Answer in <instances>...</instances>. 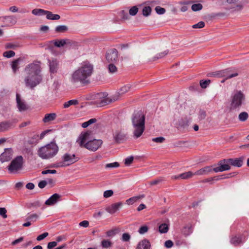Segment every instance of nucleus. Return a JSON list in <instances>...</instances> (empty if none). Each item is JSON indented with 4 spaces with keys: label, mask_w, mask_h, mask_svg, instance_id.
Instances as JSON below:
<instances>
[{
    "label": "nucleus",
    "mask_w": 249,
    "mask_h": 249,
    "mask_svg": "<svg viewBox=\"0 0 249 249\" xmlns=\"http://www.w3.org/2000/svg\"><path fill=\"white\" fill-rule=\"evenodd\" d=\"M26 76L24 82L26 86L33 89L42 81L40 67L39 64L33 63L27 65L25 69Z\"/></svg>",
    "instance_id": "obj_1"
},
{
    "label": "nucleus",
    "mask_w": 249,
    "mask_h": 249,
    "mask_svg": "<svg viewBox=\"0 0 249 249\" xmlns=\"http://www.w3.org/2000/svg\"><path fill=\"white\" fill-rule=\"evenodd\" d=\"M132 86L127 84L122 87L119 91L111 97H108L106 92H101L95 94L94 104L96 107H101L108 105L112 101L119 99V97L130 90Z\"/></svg>",
    "instance_id": "obj_2"
},
{
    "label": "nucleus",
    "mask_w": 249,
    "mask_h": 249,
    "mask_svg": "<svg viewBox=\"0 0 249 249\" xmlns=\"http://www.w3.org/2000/svg\"><path fill=\"white\" fill-rule=\"evenodd\" d=\"M133 133L135 139L139 138L145 129V115L141 110H135L132 116Z\"/></svg>",
    "instance_id": "obj_3"
},
{
    "label": "nucleus",
    "mask_w": 249,
    "mask_h": 249,
    "mask_svg": "<svg viewBox=\"0 0 249 249\" xmlns=\"http://www.w3.org/2000/svg\"><path fill=\"white\" fill-rule=\"evenodd\" d=\"M76 142L81 147H84L92 151H96L102 144L101 140H91L90 132L82 133L76 141Z\"/></svg>",
    "instance_id": "obj_4"
},
{
    "label": "nucleus",
    "mask_w": 249,
    "mask_h": 249,
    "mask_svg": "<svg viewBox=\"0 0 249 249\" xmlns=\"http://www.w3.org/2000/svg\"><path fill=\"white\" fill-rule=\"evenodd\" d=\"M92 70L93 67L91 64L85 63L72 74L71 81L72 83L86 82L87 79L91 75Z\"/></svg>",
    "instance_id": "obj_5"
},
{
    "label": "nucleus",
    "mask_w": 249,
    "mask_h": 249,
    "mask_svg": "<svg viewBox=\"0 0 249 249\" xmlns=\"http://www.w3.org/2000/svg\"><path fill=\"white\" fill-rule=\"evenodd\" d=\"M59 148L53 142L40 147L37 151V155L43 160H49L54 157L58 153Z\"/></svg>",
    "instance_id": "obj_6"
},
{
    "label": "nucleus",
    "mask_w": 249,
    "mask_h": 249,
    "mask_svg": "<svg viewBox=\"0 0 249 249\" xmlns=\"http://www.w3.org/2000/svg\"><path fill=\"white\" fill-rule=\"evenodd\" d=\"M23 163L22 156H18L11 161L8 169L10 173H16L22 169Z\"/></svg>",
    "instance_id": "obj_7"
},
{
    "label": "nucleus",
    "mask_w": 249,
    "mask_h": 249,
    "mask_svg": "<svg viewBox=\"0 0 249 249\" xmlns=\"http://www.w3.org/2000/svg\"><path fill=\"white\" fill-rule=\"evenodd\" d=\"M62 158L63 161L55 164L53 166L54 167L58 168L68 166L75 163L78 160V158L76 157L74 154L69 153L65 154Z\"/></svg>",
    "instance_id": "obj_8"
},
{
    "label": "nucleus",
    "mask_w": 249,
    "mask_h": 249,
    "mask_svg": "<svg viewBox=\"0 0 249 249\" xmlns=\"http://www.w3.org/2000/svg\"><path fill=\"white\" fill-rule=\"evenodd\" d=\"M245 96L241 91L234 92L231 96V106L233 108H239L245 101Z\"/></svg>",
    "instance_id": "obj_9"
},
{
    "label": "nucleus",
    "mask_w": 249,
    "mask_h": 249,
    "mask_svg": "<svg viewBox=\"0 0 249 249\" xmlns=\"http://www.w3.org/2000/svg\"><path fill=\"white\" fill-rule=\"evenodd\" d=\"M95 98V96L93 97V98ZM94 101V100H93V101H91L90 102H89V103H87L86 104H82L79 105V102L77 100H76V99L71 100L68 102H65L63 104V107L68 108V107H70L71 106H76V105H78V106L76 107H77V108L88 107V106L90 104L94 105V106L93 107H96V105L95 104H94V103H93Z\"/></svg>",
    "instance_id": "obj_10"
},
{
    "label": "nucleus",
    "mask_w": 249,
    "mask_h": 249,
    "mask_svg": "<svg viewBox=\"0 0 249 249\" xmlns=\"http://www.w3.org/2000/svg\"><path fill=\"white\" fill-rule=\"evenodd\" d=\"M217 165V167L213 168V171L216 173L229 170L231 168L230 164L228 161V160L220 161Z\"/></svg>",
    "instance_id": "obj_11"
},
{
    "label": "nucleus",
    "mask_w": 249,
    "mask_h": 249,
    "mask_svg": "<svg viewBox=\"0 0 249 249\" xmlns=\"http://www.w3.org/2000/svg\"><path fill=\"white\" fill-rule=\"evenodd\" d=\"M13 155L12 148H6L4 151L0 155V160L2 162L10 160Z\"/></svg>",
    "instance_id": "obj_12"
},
{
    "label": "nucleus",
    "mask_w": 249,
    "mask_h": 249,
    "mask_svg": "<svg viewBox=\"0 0 249 249\" xmlns=\"http://www.w3.org/2000/svg\"><path fill=\"white\" fill-rule=\"evenodd\" d=\"M123 205L122 202L113 203L106 208V211L111 214L116 213Z\"/></svg>",
    "instance_id": "obj_13"
},
{
    "label": "nucleus",
    "mask_w": 249,
    "mask_h": 249,
    "mask_svg": "<svg viewBox=\"0 0 249 249\" xmlns=\"http://www.w3.org/2000/svg\"><path fill=\"white\" fill-rule=\"evenodd\" d=\"M106 59L108 62H115L118 59V52L115 49L108 50L106 54Z\"/></svg>",
    "instance_id": "obj_14"
},
{
    "label": "nucleus",
    "mask_w": 249,
    "mask_h": 249,
    "mask_svg": "<svg viewBox=\"0 0 249 249\" xmlns=\"http://www.w3.org/2000/svg\"><path fill=\"white\" fill-rule=\"evenodd\" d=\"M213 171L212 166H205L194 173V175L197 176L207 175Z\"/></svg>",
    "instance_id": "obj_15"
},
{
    "label": "nucleus",
    "mask_w": 249,
    "mask_h": 249,
    "mask_svg": "<svg viewBox=\"0 0 249 249\" xmlns=\"http://www.w3.org/2000/svg\"><path fill=\"white\" fill-rule=\"evenodd\" d=\"M60 197L59 194H54L48 199L45 203L46 205L48 206L53 205L59 200Z\"/></svg>",
    "instance_id": "obj_16"
},
{
    "label": "nucleus",
    "mask_w": 249,
    "mask_h": 249,
    "mask_svg": "<svg viewBox=\"0 0 249 249\" xmlns=\"http://www.w3.org/2000/svg\"><path fill=\"white\" fill-rule=\"evenodd\" d=\"M194 175L192 172L189 171L187 172H185L182 174H181L178 176H174L172 177L173 179H186L192 178Z\"/></svg>",
    "instance_id": "obj_17"
},
{
    "label": "nucleus",
    "mask_w": 249,
    "mask_h": 249,
    "mask_svg": "<svg viewBox=\"0 0 249 249\" xmlns=\"http://www.w3.org/2000/svg\"><path fill=\"white\" fill-rule=\"evenodd\" d=\"M150 247L149 241L147 239H143L139 243L137 249H150Z\"/></svg>",
    "instance_id": "obj_18"
},
{
    "label": "nucleus",
    "mask_w": 249,
    "mask_h": 249,
    "mask_svg": "<svg viewBox=\"0 0 249 249\" xmlns=\"http://www.w3.org/2000/svg\"><path fill=\"white\" fill-rule=\"evenodd\" d=\"M228 71L224 70L220 71V73L217 74H213V76H223L225 77L226 79L232 78L233 77L236 76L238 75L237 73H234L232 74H228Z\"/></svg>",
    "instance_id": "obj_19"
},
{
    "label": "nucleus",
    "mask_w": 249,
    "mask_h": 249,
    "mask_svg": "<svg viewBox=\"0 0 249 249\" xmlns=\"http://www.w3.org/2000/svg\"><path fill=\"white\" fill-rule=\"evenodd\" d=\"M243 159L242 158L235 159H229L228 160V161L233 166L241 167L243 163Z\"/></svg>",
    "instance_id": "obj_20"
},
{
    "label": "nucleus",
    "mask_w": 249,
    "mask_h": 249,
    "mask_svg": "<svg viewBox=\"0 0 249 249\" xmlns=\"http://www.w3.org/2000/svg\"><path fill=\"white\" fill-rule=\"evenodd\" d=\"M58 69V62L56 60L53 59L50 62V71L51 73L57 72Z\"/></svg>",
    "instance_id": "obj_21"
},
{
    "label": "nucleus",
    "mask_w": 249,
    "mask_h": 249,
    "mask_svg": "<svg viewBox=\"0 0 249 249\" xmlns=\"http://www.w3.org/2000/svg\"><path fill=\"white\" fill-rule=\"evenodd\" d=\"M144 195H142L131 197L126 200V203L128 205H132L139 199L144 198Z\"/></svg>",
    "instance_id": "obj_22"
},
{
    "label": "nucleus",
    "mask_w": 249,
    "mask_h": 249,
    "mask_svg": "<svg viewBox=\"0 0 249 249\" xmlns=\"http://www.w3.org/2000/svg\"><path fill=\"white\" fill-rule=\"evenodd\" d=\"M45 15L46 16L47 19L50 20H58L60 18V17L59 15L53 14L51 12L49 11L45 10Z\"/></svg>",
    "instance_id": "obj_23"
},
{
    "label": "nucleus",
    "mask_w": 249,
    "mask_h": 249,
    "mask_svg": "<svg viewBox=\"0 0 249 249\" xmlns=\"http://www.w3.org/2000/svg\"><path fill=\"white\" fill-rule=\"evenodd\" d=\"M3 21L9 25H14L17 22V19L15 16H7L4 18Z\"/></svg>",
    "instance_id": "obj_24"
},
{
    "label": "nucleus",
    "mask_w": 249,
    "mask_h": 249,
    "mask_svg": "<svg viewBox=\"0 0 249 249\" xmlns=\"http://www.w3.org/2000/svg\"><path fill=\"white\" fill-rule=\"evenodd\" d=\"M206 116V112L204 110H197L195 117L197 120L200 121L204 119Z\"/></svg>",
    "instance_id": "obj_25"
},
{
    "label": "nucleus",
    "mask_w": 249,
    "mask_h": 249,
    "mask_svg": "<svg viewBox=\"0 0 249 249\" xmlns=\"http://www.w3.org/2000/svg\"><path fill=\"white\" fill-rule=\"evenodd\" d=\"M16 100L18 108L21 109H25L26 105L24 104V103L21 100L19 95L18 94H17L16 95Z\"/></svg>",
    "instance_id": "obj_26"
},
{
    "label": "nucleus",
    "mask_w": 249,
    "mask_h": 249,
    "mask_svg": "<svg viewBox=\"0 0 249 249\" xmlns=\"http://www.w3.org/2000/svg\"><path fill=\"white\" fill-rule=\"evenodd\" d=\"M55 117L56 114L54 113L47 114L45 115L43 119V121L45 123H48L53 120L55 118Z\"/></svg>",
    "instance_id": "obj_27"
},
{
    "label": "nucleus",
    "mask_w": 249,
    "mask_h": 249,
    "mask_svg": "<svg viewBox=\"0 0 249 249\" xmlns=\"http://www.w3.org/2000/svg\"><path fill=\"white\" fill-rule=\"evenodd\" d=\"M120 231V230L119 228H114L107 231L106 232V234L107 237H111L114 236Z\"/></svg>",
    "instance_id": "obj_28"
},
{
    "label": "nucleus",
    "mask_w": 249,
    "mask_h": 249,
    "mask_svg": "<svg viewBox=\"0 0 249 249\" xmlns=\"http://www.w3.org/2000/svg\"><path fill=\"white\" fill-rule=\"evenodd\" d=\"M20 58H18L13 61L12 64V68L14 72H16L17 71L18 69L19 65L20 64Z\"/></svg>",
    "instance_id": "obj_29"
},
{
    "label": "nucleus",
    "mask_w": 249,
    "mask_h": 249,
    "mask_svg": "<svg viewBox=\"0 0 249 249\" xmlns=\"http://www.w3.org/2000/svg\"><path fill=\"white\" fill-rule=\"evenodd\" d=\"M10 127V124L8 122H1L0 123V132L7 131Z\"/></svg>",
    "instance_id": "obj_30"
},
{
    "label": "nucleus",
    "mask_w": 249,
    "mask_h": 249,
    "mask_svg": "<svg viewBox=\"0 0 249 249\" xmlns=\"http://www.w3.org/2000/svg\"><path fill=\"white\" fill-rule=\"evenodd\" d=\"M68 30V27L64 25H58L55 28V31L56 33H64L67 31Z\"/></svg>",
    "instance_id": "obj_31"
},
{
    "label": "nucleus",
    "mask_w": 249,
    "mask_h": 249,
    "mask_svg": "<svg viewBox=\"0 0 249 249\" xmlns=\"http://www.w3.org/2000/svg\"><path fill=\"white\" fill-rule=\"evenodd\" d=\"M159 231L161 233H164L168 232L169 230V227L166 223H163L159 226Z\"/></svg>",
    "instance_id": "obj_32"
},
{
    "label": "nucleus",
    "mask_w": 249,
    "mask_h": 249,
    "mask_svg": "<svg viewBox=\"0 0 249 249\" xmlns=\"http://www.w3.org/2000/svg\"><path fill=\"white\" fill-rule=\"evenodd\" d=\"M45 10L41 9H34L32 11V13L36 16L45 15Z\"/></svg>",
    "instance_id": "obj_33"
},
{
    "label": "nucleus",
    "mask_w": 249,
    "mask_h": 249,
    "mask_svg": "<svg viewBox=\"0 0 249 249\" xmlns=\"http://www.w3.org/2000/svg\"><path fill=\"white\" fill-rule=\"evenodd\" d=\"M124 137V136L121 134V133L119 131H116L114 134V138L117 142H119L120 141L123 140Z\"/></svg>",
    "instance_id": "obj_34"
},
{
    "label": "nucleus",
    "mask_w": 249,
    "mask_h": 249,
    "mask_svg": "<svg viewBox=\"0 0 249 249\" xmlns=\"http://www.w3.org/2000/svg\"><path fill=\"white\" fill-rule=\"evenodd\" d=\"M203 8V6L201 3H194L192 5L191 9L193 11H198L201 10Z\"/></svg>",
    "instance_id": "obj_35"
},
{
    "label": "nucleus",
    "mask_w": 249,
    "mask_h": 249,
    "mask_svg": "<svg viewBox=\"0 0 249 249\" xmlns=\"http://www.w3.org/2000/svg\"><path fill=\"white\" fill-rule=\"evenodd\" d=\"M67 43L66 40H56L54 42V45L57 47L64 46Z\"/></svg>",
    "instance_id": "obj_36"
},
{
    "label": "nucleus",
    "mask_w": 249,
    "mask_h": 249,
    "mask_svg": "<svg viewBox=\"0 0 249 249\" xmlns=\"http://www.w3.org/2000/svg\"><path fill=\"white\" fill-rule=\"evenodd\" d=\"M151 12V8L150 6H145L142 9V15L144 16L147 17L149 16Z\"/></svg>",
    "instance_id": "obj_37"
},
{
    "label": "nucleus",
    "mask_w": 249,
    "mask_h": 249,
    "mask_svg": "<svg viewBox=\"0 0 249 249\" xmlns=\"http://www.w3.org/2000/svg\"><path fill=\"white\" fill-rule=\"evenodd\" d=\"M238 117L240 121H245L248 118V114L246 112H242L239 114Z\"/></svg>",
    "instance_id": "obj_38"
},
{
    "label": "nucleus",
    "mask_w": 249,
    "mask_h": 249,
    "mask_svg": "<svg viewBox=\"0 0 249 249\" xmlns=\"http://www.w3.org/2000/svg\"><path fill=\"white\" fill-rule=\"evenodd\" d=\"M38 218V215L36 213L30 214L26 218L27 221H36Z\"/></svg>",
    "instance_id": "obj_39"
},
{
    "label": "nucleus",
    "mask_w": 249,
    "mask_h": 249,
    "mask_svg": "<svg viewBox=\"0 0 249 249\" xmlns=\"http://www.w3.org/2000/svg\"><path fill=\"white\" fill-rule=\"evenodd\" d=\"M211 81L210 80H200V86L203 89L206 88L210 84Z\"/></svg>",
    "instance_id": "obj_40"
},
{
    "label": "nucleus",
    "mask_w": 249,
    "mask_h": 249,
    "mask_svg": "<svg viewBox=\"0 0 249 249\" xmlns=\"http://www.w3.org/2000/svg\"><path fill=\"white\" fill-rule=\"evenodd\" d=\"M231 242L232 244L236 246L239 245L241 242V240L240 238L237 236H234L231 238Z\"/></svg>",
    "instance_id": "obj_41"
},
{
    "label": "nucleus",
    "mask_w": 249,
    "mask_h": 249,
    "mask_svg": "<svg viewBox=\"0 0 249 249\" xmlns=\"http://www.w3.org/2000/svg\"><path fill=\"white\" fill-rule=\"evenodd\" d=\"M138 12V8L136 6L132 7L129 11V14L131 16H135Z\"/></svg>",
    "instance_id": "obj_42"
},
{
    "label": "nucleus",
    "mask_w": 249,
    "mask_h": 249,
    "mask_svg": "<svg viewBox=\"0 0 249 249\" xmlns=\"http://www.w3.org/2000/svg\"><path fill=\"white\" fill-rule=\"evenodd\" d=\"M96 121V119H94V118L91 119L89 120L88 121L83 123L82 124V126L83 128H86V127H88L89 125L91 124L95 123Z\"/></svg>",
    "instance_id": "obj_43"
},
{
    "label": "nucleus",
    "mask_w": 249,
    "mask_h": 249,
    "mask_svg": "<svg viewBox=\"0 0 249 249\" xmlns=\"http://www.w3.org/2000/svg\"><path fill=\"white\" fill-rule=\"evenodd\" d=\"M183 234L186 236L189 235L192 232V229L191 226H188L184 228V230L183 231Z\"/></svg>",
    "instance_id": "obj_44"
},
{
    "label": "nucleus",
    "mask_w": 249,
    "mask_h": 249,
    "mask_svg": "<svg viewBox=\"0 0 249 249\" xmlns=\"http://www.w3.org/2000/svg\"><path fill=\"white\" fill-rule=\"evenodd\" d=\"M15 52L12 51H6V52H5L4 53H3V56L7 57V58L12 57L15 56Z\"/></svg>",
    "instance_id": "obj_45"
},
{
    "label": "nucleus",
    "mask_w": 249,
    "mask_h": 249,
    "mask_svg": "<svg viewBox=\"0 0 249 249\" xmlns=\"http://www.w3.org/2000/svg\"><path fill=\"white\" fill-rule=\"evenodd\" d=\"M165 139L163 137H159L157 138H154L152 139V141L156 143H162L164 142Z\"/></svg>",
    "instance_id": "obj_46"
},
{
    "label": "nucleus",
    "mask_w": 249,
    "mask_h": 249,
    "mask_svg": "<svg viewBox=\"0 0 249 249\" xmlns=\"http://www.w3.org/2000/svg\"><path fill=\"white\" fill-rule=\"evenodd\" d=\"M130 235L128 233H124L122 236V240L124 242L129 241L130 239Z\"/></svg>",
    "instance_id": "obj_47"
},
{
    "label": "nucleus",
    "mask_w": 249,
    "mask_h": 249,
    "mask_svg": "<svg viewBox=\"0 0 249 249\" xmlns=\"http://www.w3.org/2000/svg\"><path fill=\"white\" fill-rule=\"evenodd\" d=\"M108 71L110 73H114L117 71L116 67L113 64L108 65Z\"/></svg>",
    "instance_id": "obj_48"
},
{
    "label": "nucleus",
    "mask_w": 249,
    "mask_h": 249,
    "mask_svg": "<svg viewBox=\"0 0 249 249\" xmlns=\"http://www.w3.org/2000/svg\"><path fill=\"white\" fill-rule=\"evenodd\" d=\"M102 245L104 248H108L111 246V242L108 240H103L102 241Z\"/></svg>",
    "instance_id": "obj_49"
},
{
    "label": "nucleus",
    "mask_w": 249,
    "mask_h": 249,
    "mask_svg": "<svg viewBox=\"0 0 249 249\" xmlns=\"http://www.w3.org/2000/svg\"><path fill=\"white\" fill-rule=\"evenodd\" d=\"M156 13L159 15L163 14L165 12V9L160 6H157L155 8Z\"/></svg>",
    "instance_id": "obj_50"
},
{
    "label": "nucleus",
    "mask_w": 249,
    "mask_h": 249,
    "mask_svg": "<svg viewBox=\"0 0 249 249\" xmlns=\"http://www.w3.org/2000/svg\"><path fill=\"white\" fill-rule=\"evenodd\" d=\"M113 195V191L112 190H108L104 192V197L105 198H108L111 196Z\"/></svg>",
    "instance_id": "obj_51"
},
{
    "label": "nucleus",
    "mask_w": 249,
    "mask_h": 249,
    "mask_svg": "<svg viewBox=\"0 0 249 249\" xmlns=\"http://www.w3.org/2000/svg\"><path fill=\"white\" fill-rule=\"evenodd\" d=\"M6 213L7 210L5 208H0V215H1L3 218H7V215Z\"/></svg>",
    "instance_id": "obj_52"
},
{
    "label": "nucleus",
    "mask_w": 249,
    "mask_h": 249,
    "mask_svg": "<svg viewBox=\"0 0 249 249\" xmlns=\"http://www.w3.org/2000/svg\"><path fill=\"white\" fill-rule=\"evenodd\" d=\"M205 26V23L203 21H200L198 23L193 25V28H202Z\"/></svg>",
    "instance_id": "obj_53"
},
{
    "label": "nucleus",
    "mask_w": 249,
    "mask_h": 249,
    "mask_svg": "<svg viewBox=\"0 0 249 249\" xmlns=\"http://www.w3.org/2000/svg\"><path fill=\"white\" fill-rule=\"evenodd\" d=\"M119 166V164L117 162H115L113 163H108L106 164V168H114V167H117Z\"/></svg>",
    "instance_id": "obj_54"
},
{
    "label": "nucleus",
    "mask_w": 249,
    "mask_h": 249,
    "mask_svg": "<svg viewBox=\"0 0 249 249\" xmlns=\"http://www.w3.org/2000/svg\"><path fill=\"white\" fill-rule=\"evenodd\" d=\"M148 231V227L146 226L141 227L139 230L140 234H144Z\"/></svg>",
    "instance_id": "obj_55"
},
{
    "label": "nucleus",
    "mask_w": 249,
    "mask_h": 249,
    "mask_svg": "<svg viewBox=\"0 0 249 249\" xmlns=\"http://www.w3.org/2000/svg\"><path fill=\"white\" fill-rule=\"evenodd\" d=\"M48 234H49L48 232H44L38 236L36 238V240L37 241H41L44 239L45 238H46L47 236H48Z\"/></svg>",
    "instance_id": "obj_56"
},
{
    "label": "nucleus",
    "mask_w": 249,
    "mask_h": 249,
    "mask_svg": "<svg viewBox=\"0 0 249 249\" xmlns=\"http://www.w3.org/2000/svg\"><path fill=\"white\" fill-rule=\"evenodd\" d=\"M133 159H134V158H133V157H132V156L129 157L127 158L125 160V162H124L125 164L126 165H130L133 161Z\"/></svg>",
    "instance_id": "obj_57"
},
{
    "label": "nucleus",
    "mask_w": 249,
    "mask_h": 249,
    "mask_svg": "<svg viewBox=\"0 0 249 249\" xmlns=\"http://www.w3.org/2000/svg\"><path fill=\"white\" fill-rule=\"evenodd\" d=\"M42 175H46L47 174H56V170H50L48 169L46 170H44L42 171L41 172Z\"/></svg>",
    "instance_id": "obj_58"
},
{
    "label": "nucleus",
    "mask_w": 249,
    "mask_h": 249,
    "mask_svg": "<svg viewBox=\"0 0 249 249\" xmlns=\"http://www.w3.org/2000/svg\"><path fill=\"white\" fill-rule=\"evenodd\" d=\"M57 244V243L55 241H53V242H49L48 244L47 248L48 249H52L53 248L56 246Z\"/></svg>",
    "instance_id": "obj_59"
},
{
    "label": "nucleus",
    "mask_w": 249,
    "mask_h": 249,
    "mask_svg": "<svg viewBox=\"0 0 249 249\" xmlns=\"http://www.w3.org/2000/svg\"><path fill=\"white\" fill-rule=\"evenodd\" d=\"M51 130H47L43 131L39 136H38L39 140H42V139H43L44 136L48 133L51 132Z\"/></svg>",
    "instance_id": "obj_60"
},
{
    "label": "nucleus",
    "mask_w": 249,
    "mask_h": 249,
    "mask_svg": "<svg viewBox=\"0 0 249 249\" xmlns=\"http://www.w3.org/2000/svg\"><path fill=\"white\" fill-rule=\"evenodd\" d=\"M47 184V182L46 180L40 181L38 184V187L41 188H44Z\"/></svg>",
    "instance_id": "obj_61"
},
{
    "label": "nucleus",
    "mask_w": 249,
    "mask_h": 249,
    "mask_svg": "<svg viewBox=\"0 0 249 249\" xmlns=\"http://www.w3.org/2000/svg\"><path fill=\"white\" fill-rule=\"evenodd\" d=\"M232 173L229 174L228 175V176L225 175H222L221 176L217 177L215 178V180H218L219 179H224V178H229L231 177Z\"/></svg>",
    "instance_id": "obj_62"
},
{
    "label": "nucleus",
    "mask_w": 249,
    "mask_h": 249,
    "mask_svg": "<svg viewBox=\"0 0 249 249\" xmlns=\"http://www.w3.org/2000/svg\"><path fill=\"white\" fill-rule=\"evenodd\" d=\"M89 222L87 220L83 221L79 223L80 226L83 227L85 228L88 227L89 226Z\"/></svg>",
    "instance_id": "obj_63"
},
{
    "label": "nucleus",
    "mask_w": 249,
    "mask_h": 249,
    "mask_svg": "<svg viewBox=\"0 0 249 249\" xmlns=\"http://www.w3.org/2000/svg\"><path fill=\"white\" fill-rule=\"evenodd\" d=\"M164 245L166 248H170L173 246V243L171 240H167L165 242Z\"/></svg>",
    "instance_id": "obj_64"
}]
</instances>
